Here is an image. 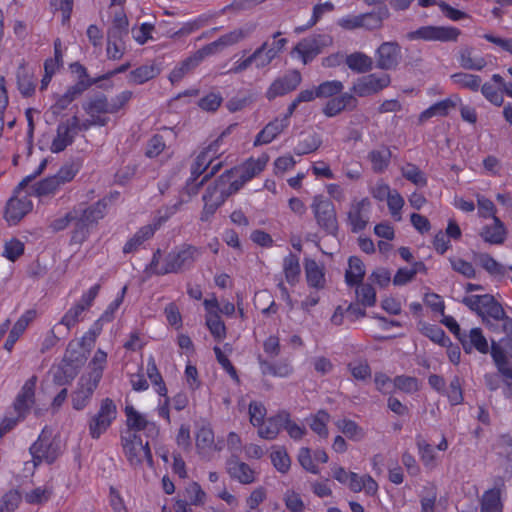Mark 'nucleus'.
Here are the masks:
<instances>
[{
  "mask_svg": "<svg viewBox=\"0 0 512 512\" xmlns=\"http://www.w3.org/2000/svg\"><path fill=\"white\" fill-rule=\"evenodd\" d=\"M201 251L191 245H183L170 251L160 263L161 252L157 250L148 266V271L155 275L178 273L189 268L200 257Z\"/></svg>",
  "mask_w": 512,
  "mask_h": 512,
  "instance_id": "f257e3e1",
  "label": "nucleus"
},
{
  "mask_svg": "<svg viewBox=\"0 0 512 512\" xmlns=\"http://www.w3.org/2000/svg\"><path fill=\"white\" fill-rule=\"evenodd\" d=\"M463 304L481 316L483 322L493 331H499V322L504 318L502 306L489 294L470 295L462 300Z\"/></svg>",
  "mask_w": 512,
  "mask_h": 512,
  "instance_id": "f03ea898",
  "label": "nucleus"
},
{
  "mask_svg": "<svg viewBox=\"0 0 512 512\" xmlns=\"http://www.w3.org/2000/svg\"><path fill=\"white\" fill-rule=\"evenodd\" d=\"M232 174H222L213 186H209L203 195L204 207L201 220L208 221L225 199L236 191H232Z\"/></svg>",
  "mask_w": 512,
  "mask_h": 512,
  "instance_id": "7ed1b4c3",
  "label": "nucleus"
},
{
  "mask_svg": "<svg viewBox=\"0 0 512 512\" xmlns=\"http://www.w3.org/2000/svg\"><path fill=\"white\" fill-rule=\"evenodd\" d=\"M182 204V201H178L171 206H167L161 209L159 211V216L154 220L152 224L141 227L130 239H128L123 247V252L128 254L137 251L144 242L153 237L155 232L165 221H167L180 209Z\"/></svg>",
  "mask_w": 512,
  "mask_h": 512,
  "instance_id": "20e7f679",
  "label": "nucleus"
},
{
  "mask_svg": "<svg viewBox=\"0 0 512 512\" xmlns=\"http://www.w3.org/2000/svg\"><path fill=\"white\" fill-rule=\"evenodd\" d=\"M76 209L79 216V222H77V231L72 232L71 240L74 243H82L88 237L89 227L96 224L105 216L107 201L104 199L99 200L87 208L79 206L76 207Z\"/></svg>",
  "mask_w": 512,
  "mask_h": 512,
  "instance_id": "39448f33",
  "label": "nucleus"
},
{
  "mask_svg": "<svg viewBox=\"0 0 512 512\" xmlns=\"http://www.w3.org/2000/svg\"><path fill=\"white\" fill-rule=\"evenodd\" d=\"M311 210L320 229L331 235H335L337 233V214L335 206L331 200L322 195H316L313 197Z\"/></svg>",
  "mask_w": 512,
  "mask_h": 512,
  "instance_id": "423d86ee",
  "label": "nucleus"
},
{
  "mask_svg": "<svg viewBox=\"0 0 512 512\" xmlns=\"http://www.w3.org/2000/svg\"><path fill=\"white\" fill-rule=\"evenodd\" d=\"M30 453L35 465L42 462L52 463L60 454L58 442L53 439L52 429L45 427L38 439L30 447Z\"/></svg>",
  "mask_w": 512,
  "mask_h": 512,
  "instance_id": "0eeeda50",
  "label": "nucleus"
},
{
  "mask_svg": "<svg viewBox=\"0 0 512 512\" xmlns=\"http://www.w3.org/2000/svg\"><path fill=\"white\" fill-rule=\"evenodd\" d=\"M268 161V155L262 154L258 158H249L241 166L226 172L225 174L233 175L231 176L232 191H238L246 182L260 174Z\"/></svg>",
  "mask_w": 512,
  "mask_h": 512,
  "instance_id": "6e6552de",
  "label": "nucleus"
},
{
  "mask_svg": "<svg viewBox=\"0 0 512 512\" xmlns=\"http://www.w3.org/2000/svg\"><path fill=\"white\" fill-rule=\"evenodd\" d=\"M460 35V29L453 26L427 25L408 32L406 38L410 41L456 42Z\"/></svg>",
  "mask_w": 512,
  "mask_h": 512,
  "instance_id": "1a4fd4ad",
  "label": "nucleus"
},
{
  "mask_svg": "<svg viewBox=\"0 0 512 512\" xmlns=\"http://www.w3.org/2000/svg\"><path fill=\"white\" fill-rule=\"evenodd\" d=\"M117 416V408L114 401L105 398L101 401L99 410L88 423L89 435L93 439H99L111 426Z\"/></svg>",
  "mask_w": 512,
  "mask_h": 512,
  "instance_id": "9d476101",
  "label": "nucleus"
},
{
  "mask_svg": "<svg viewBox=\"0 0 512 512\" xmlns=\"http://www.w3.org/2000/svg\"><path fill=\"white\" fill-rule=\"evenodd\" d=\"M100 287V284H95L84 292L80 299L63 315L60 324L66 326L67 329H71L78 322L83 320L84 313L92 306L100 291Z\"/></svg>",
  "mask_w": 512,
  "mask_h": 512,
  "instance_id": "9b49d317",
  "label": "nucleus"
},
{
  "mask_svg": "<svg viewBox=\"0 0 512 512\" xmlns=\"http://www.w3.org/2000/svg\"><path fill=\"white\" fill-rule=\"evenodd\" d=\"M122 440L125 455L132 466L140 465L144 461L149 466L152 465L153 459L148 443L144 444L142 439L132 432H126Z\"/></svg>",
  "mask_w": 512,
  "mask_h": 512,
  "instance_id": "f8f14e48",
  "label": "nucleus"
},
{
  "mask_svg": "<svg viewBox=\"0 0 512 512\" xmlns=\"http://www.w3.org/2000/svg\"><path fill=\"white\" fill-rule=\"evenodd\" d=\"M255 30V25L247 23L241 27H238L224 35L217 40L202 47L207 57L215 55L227 47L233 46L244 39L248 38Z\"/></svg>",
  "mask_w": 512,
  "mask_h": 512,
  "instance_id": "ddd939ff",
  "label": "nucleus"
},
{
  "mask_svg": "<svg viewBox=\"0 0 512 512\" xmlns=\"http://www.w3.org/2000/svg\"><path fill=\"white\" fill-rule=\"evenodd\" d=\"M391 83L389 74L386 73H372L357 78L351 91L358 97H368L375 95L388 87Z\"/></svg>",
  "mask_w": 512,
  "mask_h": 512,
  "instance_id": "4468645a",
  "label": "nucleus"
},
{
  "mask_svg": "<svg viewBox=\"0 0 512 512\" xmlns=\"http://www.w3.org/2000/svg\"><path fill=\"white\" fill-rule=\"evenodd\" d=\"M332 39L326 35H316L302 39L292 50V57H298L303 64L312 61L321 50L330 45Z\"/></svg>",
  "mask_w": 512,
  "mask_h": 512,
  "instance_id": "2eb2a0df",
  "label": "nucleus"
},
{
  "mask_svg": "<svg viewBox=\"0 0 512 512\" xmlns=\"http://www.w3.org/2000/svg\"><path fill=\"white\" fill-rule=\"evenodd\" d=\"M281 33L273 35L272 42L266 41L252 53L254 66L257 69L267 67L283 51L287 44L286 38H281Z\"/></svg>",
  "mask_w": 512,
  "mask_h": 512,
  "instance_id": "dca6fc26",
  "label": "nucleus"
},
{
  "mask_svg": "<svg viewBox=\"0 0 512 512\" xmlns=\"http://www.w3.org/2000/svg\"><path fill=\"white\" fill-rule=\"evenodd\" d=\"M38 382L37 376L28 378L13 403V409L20 418H25L35 404V389Z\"/></svg>",
  "mask_w": 512,
  "mask_h": 512,
  "instance_id": "f3484780",
  "label": "nucleus"
},
{
  "mask_svg": "<svg viewBox=\"0 0 512 512\" xmlns=\"http://www.w3.org/2000/svg\"><path fill=\"white\" fill-rule=\"evenodd\" d=\"M33 208V203L27 195H15L11 197L6 205L4 217L9 225H16Z\"/></svg>",
  "mask_w": 512,
  "mask_h": 512,
  "instance_id": "a211bd4d",
  "label": "nucleus"
},
{
  "mask_svg": "<svg viewBox=\"0 0 512 512\" xmlns=\"http://www.w3.org/2000/svg\"><path fill=\"white\" fill-rule=\"evenodd\" d=\"M77 116H73L66 121L61 122L56 129V135L53 138L50 150L53 153H59L72 144L76 135Z\"/></svg>",
  "mask_w": 512,
  "mask_h": 512,
  "instance_id": "6ab92c4d",
  "label": "nucleus"
},
{
  "mask_svg": "<svg viewBox=\"0 0 512 512\" xmlns=\"http://www.w3.org/2000/svg\"><path fill=\"white\" fill-rule=\"evenodd\" d=\"M371 213V202L363 198L351 203L348 211V223L353 232H359L367 226Z\"/></svg>",
  "mask_w": 512,
  "mask_h": 512,
  "instance_id": "aec40b11",
  "label": "nucleus"
},
{
  "mask_svg": "<svg viewBox=\"0 0 512 512\" xmlns=\"http://www.w3.org/2000/svg\"><path fill=\"white\" fill-rule=\"evenodd\" d=\"M400 46L396 42H384L376 50V65L382 70H392L400 60Z\"/></svg>",
  "mask_w": 512,
  "mask_h": 512,
  "instance_id": "412c9836",
  "label": "nucleus"
},
{
  "mask_svg": "<svg viewBox=\"0 0 512 512\" xmlns=\"http://www.w3.org/2000/svg\"><path fill=\"white\" fill-rule=\"evenodd\" d=\"M227 473L235 481L243 485H249L256 481L257 473L247 463L239 460L238 457H231L226 464Z\"/></svg>",
  "mask_w": 512,
  "mask_h": 512,
  "instance_id": "4be33fe9",
  "label": "nucleus"
},
{
  "mask_svg": "<svg viewBox=\"0 0 512 512\" xmlns=\"http://www.w3.org/2000/svg\"><path fill=\"white\" fill-rule=\"evenodd\" d=\"M98 384L84 376L80 377L77 387L71 395L72 406L75 410H83L89 404Z\"/></svg>",
  "mask_w": 512,
  "mask_h": 512,
  "instance_id": "5701e85b",
  "label": "nucleus"
},
{
  "mask_svg": "<svg viewBox=\"0 0 512 512\" xmlns=\"http://www.w3.org/2000/svg\"><path fill=\"white\" fill-rule=\"evenodd\" d=\"M125 415L127 418V426L132 433L145 431L149 436L157 434L158 430L154 422L148 420L145 414L138 412L132 406H126Z\"/></svg>",
  "mask_w": 512,
  "mask_h": 512,
  "instance_id": "b1692460",
  "label": "nucleus"
},
{
  "mask_svg": "<svg viewBox=\"0 0 512 512\" xmlns=\"http://www.w3.org/2000/svg\"><path fill=\"white\" fill-rule=\"evenodd\" d=\"M206 57V53L201 48L180 62L169 75L171 83L175 84L181 81L185 75L194 70Z\"/></svg>",
  "mask_w": 512,
  "mask_h": 512,
  "instance_id": "393cba45",
  "label": "nucleus"
},
{
  "mask_svg": "<svg viewBox=\"0 0 512 512\" xmlns=\"http://www.w3.org/2000/svg\"><path fill=\"white\" fill-rule=\"evenodd\" d=\"M479 235L486 243L501 245L507 238V229L499 217H494L491 224H486L481 228Z\"/></svg>",
  "mask_w": 512,
  "mask_h": 512,
  "instance_id": "a878e982",
  "label": "nucleus"
},
{
  "mask_svg": "<svg viewBox=\"0 0 512 512\" xmlns=\"http://www.w3.org/2000/svg\"><path fill=\"white\" fill-rule=\"evenodd\" d=\"M289 126L287 117H276L269 122L256 136L254 145H265L271 143Z\"/></svg>",
  "mask_w": 512,
  "mask_h": 512,
  "instance_id": "bb28decb",
  "label": "nucleus"
},
{
  "mask_svg": "<svg viewBox=\"0 0 512 512\" xmlns=\"http://www.w3.org/2000/svg\"><path fill=\"white\" fill-rule=\"evenodd\" d=\"M459 65L465 70L482 71L487 66L486 58L475 54L470 45L462 46L457 55Z\"/></svg>",
  "mask_w": 512,
  "mask_h": 512,
  "instance_id": "cd10ccee",
  "label": "nucleus"
},
{
  "mask_svg": "<svg viewBox=\"0 0 512 512\" xmlns=\"http://www.w3.org/2000/svg\"><path fill=\"white\" fill-rule=\"evenodd\" d=\"M90 85V81L81 79L74 85L68 87L63 95H60L56 98L55 104L52 107L54 113H60L62 110H65Z\"/></svg>",
  "mask_w": 512,
  "mask_h": 512,
  "instance_id": "c85d7f7f",
  "label": "nucleus"
},
{
  "mask_svg": "<svg viewBox=\"0 0 512 512\" xmlns=\"http://www.w3.org/2000/svg\"><path fill=\"white\" fill-rule=\"evenodd\" d=\"M356 105L357 100L353 94L343 93L327 101L322 111L327 117H335L347 108H355Z\"/></svg>",
  "mask_w": 512,
  "mask_h": 512,
  "instance_id": "c756f323",
  "label": "nucleus"
},
{
  "mask_svg": "<svg viewBox=\"0 0 512 512\" xmlns=\"http://www.w3.org/2000/svg\"><path fill=\"white\" fill-rule=\"evenodd\" d=\"M300 80V74L297 72H293L290 75L275 80L267 90V98L271 100L278 96L287 94L299 85Z\"/></svg>",
  "mask_w": 512,
  "mask_h": 512,
  "instance_id": "7c9ffc66",
  "label": "nucleus"
},
{
  "mask_svg": "<svg viewBox=\"0 0 512 512\" xmlns=\"http://www.w3.org/2000/svg\"><path fill=\"white\" fill-rule=\"evenodd\" d=\"M459 340L466 352H470L473 348L480 353H487L489 350L488 342L480 328H472L468 333L459 336Z\"/></svg>",
  "mask_w": 512,
  "mask_h": 512,
  "instance_id": "2f4dec72",
  "label": "nucleus"
},
{
  "mask_svg": "<svg viewBox=\"0 0 512 512\" xmlns=\"http://www.w3.org/2000/svg\"><path fill=\"white\" fill-rule=\"evenodd\" d=\"M337 24L346 30H353L360 27L372 29L379 24V19L374 15L362 14V15H347L340 18Z\"/></svg>",
  "mask_w": 512,
  "mask_h": 512,
  "instance_id": "473e14b6",
  "label": "nucleus"
},
{
  "mask_svg": "<svg viewBox=\"0 0 512 512\" xmlns=\"http://www.w3.org/2000/svg\"><path fill=\"white\" fill-rule=\"evenodd\" d=\"M34 318L35 311L28 310L24 314H22L20 318L15 322L4 343V348L7 351H11L13 349L17 340L21 337V335L24 333V331L27 329V327L33 321Z\"/></svg>",
  "mask_w": 512,
  "mask_h": 512,
  "instance_id": "72a5a7b5",
  "label": "nucleus"
},
{
  "mask_svg": "<svg viewBox=\"0 0 512 512\" xmlns=\"http://www.w3.org/2000/svg\"><path fill=\"white\" fill-rule=\"evenodd\" d=\"M282 425L283 411H280L276 415L267 418L259 426H257V434L260 438L266 440H274L282 429Z\"/></svg>",
  "mask_w": 512,
  "mask_h": 512,
  "instance_id": "f704fd0d",
  "label": "nucleus"
},
{
  "mask_svg": "<svg viewBox=\"0 0 512 512\" xmlns=\"http://www.w3.org/2000/svg\"><path fill=\"white\" fill-rule=\"evenodd\" d=\"M458 103H461V98L457 95L453 98H447L439 101L424 110L420 114L419 120L424 122L434 116H446L452 108L456 107Z\"/></svg>",
  "mask_w": 512,
  "mask_h": 512,
  "instance_id": "c9c22d12",
  "label": "nucleus"
},
{
  "mask_svg": "<svg viewBox=\"0 0 512 512\" xmlns=\"http://www.w3.org/2000/svg\"><path fill=\"white\" fill-rule=\"evenodd\" d=\"M107 359L108 354L103 349L98 348L88 364L89 371L82 376L99 383L106 368Z\"/></svg>",
  "mask_w": 512,
  "mask_h": 512,
  "instance_id": "e433bc0d",
  "label": "nucleus"
},
{
  "mask_svg": "<svg viewBox=\"0 0 512 512\" xmlns=\"http://www.w3.org/2000/svg\"><path fill=\"white\" fill-rule=\"evenodd\" d=\"M196 448L203 457H208L217 450L214 433L208 426H202L196 433Z\"/></svg>",
  "mask_w": 512,
  "mask_h": 512,
  "instance_id": "4c0bfd02",
  "label": "nucleus"
},
{
  "mask_svg": "<svg viewBox=\"0 0 512 512\" xmlns=\"http://www.w3.org/2000/svg\"><path fill=\"white\" fill-rule=\"evenodd\" d=\"M348 487L353 492H364L370 496L375 495L378 491L377 482L368 474L359 475L354 473Z\"/></svg>",
  "mask_w": 512,
  "mask_h": 512,
  "instance_id": "58836bf2",
  "label": "nucleus"
},
{
  "mask_svg": "<svg viewBox=\"0 0 512 512\" xmlns=\"http://www.w3.org/2000/svg\"><path fill=\"white\" fill-rule=\"evenodd\" d=\"M330 415L325 410H319L315 414L306 418L310 429L322 439L329 436L328 424L330 422Z\"/></svg>",
  "mask_w": 512,
  "mask_h": 512,
  "instance_id": "ea45409f",
  "label": "nucleus"
},
{
  "mask_svg": "<svg viewBox=\"0 0 512 512\" xmlns=\"http://www.w3.org/2000/svg\"><path fill=\"white\" fill-rule=\"evenodd\" d=\"M210 165H212L211 171L207 174L200 182L199 185H202L205 180L209 177L213 176L221 167V162L213 163L210 158L207 156V153L200 152L195 158L192 166H191V175L194 178L199 177Z\"/></svg>",
  "mask_w": 512,
  "mask_h": 512,
  "instance_id": "a19ab883",
  "label": "nucleus"
},
{
  "mask_svg": "<svg viewBox=\"0 0 512 512\" xmlns=\"http://www.w3.org/2000/svg\"><path fill=\"white\" fill-rule=\"evenodd\" d=\"M78 371V369L63 359L58 366L53 367L51 370L53 382L59 386L67 385L75 378Z\"/></svg>",
  "mask_w": 512,
  "mask_h": 512,
  "instance_id": "79ce46f5",
  "label": "nucleus"
},
{
  "mask_svg": "<svg viewBox=\"0 0 512 512\" xmlns=\"http://www.w3.org/2000/svg\"><path fill=\"white\" fill-rule=\"evenodd\" d=\"M305 275L309 286L323 288L325 284L324 269L315 260L307 259L305 262Z\"/></svg>",
  "mask_w": 512,
  "mask_h": 512,
  "instance_id": "37998d69",
  "label": "nucleus"
},
{
  "mask_svg": "<svg viewBox=\"0 0 512 512\" xmlns=\"http://www.w3.org/2000/svg\"><path fill=\"white\" fill-rule=\"evenodd\" d=\"M160 73V69L157 65L150 63L144 64L132 70L129 74V82L132 84H143Z\"/></svg>",
  "mask_w": 512,
  "mask_h": 512,
  "instance_id": "c03bdc74",
  "label": "nucleus"
},
{
  "mask_svg": "<svg viewBox=\"0 0 512 512\" xmlns=\"http://www.w3.org/2000/svg\"><path fill=\"white\" fill-rule=\"evenodd\" d=\"M346 65L356 73H366L373 67V60L362 52H354L346 57Z\"/></svg>",
  "mask_w": 512,
  "mask_h": 512,
  "instance_id": "a18cd8bd",
  "label": "nucleus"
},
{
  "mask_svg": "<svg viewBox=\"0 0 512 512\" xmlns=\"http://www.w3.org/2000/svg\"><path fill=\"white\" fill-rule=\"evenodd\" d=\"M365 275V266L358 257H350L348 269L345 273L346 283L350 286L358 285L362 282Z\"/></svg>",
  "mask_w": 512,
  "mask_h": 512,
  "instance_id": "49530a36",
  "label": "nucleus"
},
{
  "mask_svg": "<svg viewBox=\"0 0 512 512\" xmlns=\"http://www.w3.org/2000/svg\"><path fill=\"white\" fill-rule=\"evenodd\" d=\"M480 512H502L501 490L497 487L484 492Z\"/></svg>",
  "mask_w": 512,
  "mask_h": 512,
  "instance_id": "de8ad7c7",
  "label": "nucleus"
},
{
  "mask_svg": "<svg viewBox=\"0 0 512 512\" xmlns=\"http://www.w3.org/2000/svg\"><path fill=\"white\" fill-rule=\"evenodd\" d=\"M496 453L504 458V469L512 473V439L508 435H501L494 446Z\"/></svg>",
  "mask_w": 512,
  "mask_h": 512,
  "instance_id": "09e8293b",
  "label": "nucleus"
},
{
  "mask_svg": "<svg viewBox=\"0 0 512 512\" xmlns=\"http://www.w3.org/2000/svg\"><path fill=\"white\" fill-rule=\"evenodd\" d=\"M368 159L371 162L372 169L376 173H381L389 166L391 151L387 147H381L369 152Z\"/></svg>",
  "mask_w": 512,
  "mask_h": 512,
  "instance_id": "8fccbe9b",
  "label": "nucleus"
},
{
  "mask_svg": "<svg viewBox=\"0 0 512 512\" xmlns=\"http://www.w3.org/2000/svg\"><path fill=\"white\" fill-rule=\"evenodd\" d=\"M17 84L20 93L23 96H30L35 91V83L33 79V74L29 71V69L21 64L16 73Z\"/></svg>",
  "mask_w": 512,
  "mask_h": 512,
  "instance_id": "3c124183",
  "label": "nucleus"
},
{
  "mask_svg": "<svg viewBox=\"0 0 512 512\" xmlns=\"http://www.w3.org/2000/svg\"><path fill=\"white\" fill-rule=\"evenodd\" d=\"M450 78L454 85L462 89H468L476 92L481 86V78L475 74L458 72L452 74Z\"/></svg>",
  "mask_w": 512,
  "mask_h": 512,
  "instance_id": "603ef678",
  "label": "nucleus"
},
{
  "mask_svg": "<svg viewBox=\"0 0 512 512\" xmlns=\"http://www.w3.org/2000/svg\"><path fill=\"white\" fill-rule=\"evenodd\" d=\"M417 448L420 460L424 467L429 470L435 469L438 465V456L435 448L425 440H419L417 442Z\"/></svg>",
  "mask_w": 512,
  "mask_h": 512,
  "instance_id": "864d4df0",
  "label": "nucleus"
},
{
  "mask_svg": "<svg viewBox=\"0 0 512 512\" xmlns=\"http://www.w3.org/2000/svg\"><path fill=\"white\" fill-rule=\"evenodd\" d=\"M84 110L91 118L101 116L100 114L110 113V103L106 96L100 95L91 98L84 106Z\"/></svg>",
  "mask_w": 512,
  "mask_h": 512,
  "instance_id": "5fc2aeb1",
  "label": "nucleus"
},
{
  "mask_svg": "<svg viewBox=\"0 0 512 512\" xmlns=\"http://www.w3.org/2000/svg\"><path fill=\"white\" fill-rule=\"evenodd\" d=\"M419 330L424 336L441 346H447L450 343V339L445 335L444 330L437 325L420 322Z\"/></svg>",
  "mask_w": 512,
  "mask_h": 512,
  "instance_id": "6e6d98bb",
  "label": "nucleus"
},
{
  "mask_svg": "<svg viewBox=\"0 0 512 512\" xmlns=\"http://www.w3.org/2000/svg\"><path fill=\"white\" fill-rule=\"evenodd\" d=\"M77 222H79V216L77 214L76 207L72 210L66 212L63 215H59L55 219H53L49 225V227L54 232H59L66 229L70 224L74 225V230L77 231Z\"/></svg>",
  "mask_w": 512,
  "mask_h": 512,
  "instance_id": "4d7b16f0",
  "label": "nucleus"
},
{
  "mask_svg": "<svg viewBox=\"0 0 512 512\" xmlns=\"http://www.w3.org/2000/svg\"><path fill=\"white\" fill-rule=\"evenodd\" d=\"M335 425L339 431L353 441H360L365 436L364 430L352 420L340 419L335 422Z\"/></svg>",
  "mask_w": 512,
  "mask_h": 512,
  "instance_id": "13d9d810",
  "label": "nucleus"
},
{
  "mask_svg": "<svg viewBox=\"0 0 512 512\" xmlns=\"http://www.w3.org/2000/svg\"><path fill=\"white\" fill-rule=\"evenodd\" d=\"M283 270L288 283L294 285L298 282L300 276V264L295 255L290 253L284 258Z\"/></svg>",
  "mask_w": 512,
  "mask_h": 512,
  "instance_id": "bf43d9fd",
  "label": "nucleus"
},
{
  "mask_svg": "<svg viewBox=\"0 0 512 512\" xmlns=\"http://www.w3.org/2000/svg\"><path fill=\"white\" fill-rule=\"evenodd\" d=\"M282 429L286 430L289 437L295 441L301 440L307 434L305 426L294 421L287 411H283Z\"/></svg>",
  "mask_w": 512,
  "mask_h": 512,
  "instance_id": "052dcab7",
  "label": "nucleus"
},
{
  "mask_svg": "<svg viewBox=\"0 0 512 512\" xmlns=\"http://www.w3.org/2000/svg\"><path fill=\"white\" fill-rule=\"evenodd\" d=\"M60 187L61 185L58 182V179L53 175L36 183L33 187V190L36 196L46 197L54 195L60 189Z\"/></svg>",
  "mask_w": 512,
  "mask_h": 512,
  "instance_id": "680f3d73",
  "label": "nucleus"
},
{
  "mask_svg": "<svg viewBox=\"0 0 512 512\" xmlns=\"http://www.w3.org/2000/svg\"><path fill=\"white\" fill-rule=\"evenodd\" d=\"M86 353L79 347V343L71 341L67 346L63 359L79 370L86 361Z\"/></svg>",
  "mask_w": 512,
  "mask_h": 512,
  "instance_id": "e2e57ef3",
  "label": "nucleus"
},
{
  "mask_svg": "<svg viewBox=\"0 0 512 512\" xmlns=\"http://www.w3.org/2000/svg\"><path fill=\"white\" fill-rule=\"evenodd\" d=\"M206 326L216 341L226 337V327L219 314L205 315Z\"/></svg>",
  "mask_w": 512,
  "mask_h": 512,
  "instance_id": "0e129e2a",
  "label": "nucleus"
},
{
  "mask_svg": "<svg viewBox=\"0 0 512 512\" xmlns=\"http://www.w3.org/2000/svg\"><path fill=\"white\" fill-rule=\"evenodd\" d=\"M270 458L273 466L278 472L285 474L289 471L291 466V460L287 451L284 448H275L271 452Z\"/></svg>",
  "mask_w": 512,
  "mask_h": 512,
  "instance_id": "69168bd1",
  "label": "nucleus"
},
{
  "mask_svg": "<svg viewBox=\"0 0 512 512\" xmlns=\"http://www.w3.org/2000/svg\"><path fill=\"white\" fill-rule=\"evenodd\" d=\"M395 389L406 394H413L419 391L420 382L416 377L400 375L393 379Z\"/></svg>",
  "mask_w": 512,
  "mask_h": 512,
  "instance_id": "338daca9",
  "label": "nucleus"
},
{
  "mask_svg": "<svg viewBox=\"0 0 512 512\" xmlns=\"http://www.w3.org/2000/svg\"><path fill=\"white\" fill-rule=\"evenodd\" d=\"M401 173L405 179L413 184L424 187L427 184L425 174L414 164H406L401 168Z\"/></svg>",
  "mask_w": 512,
  "mask_h": 512,
  "instance_id": "774afa93",
  "label": "nucleus"
}]
</instances>
